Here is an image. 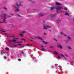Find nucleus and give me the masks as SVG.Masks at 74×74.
Here are the masks:
<instances>
[{
	"label": "nucleus",
	"instance_id": "ddd939ff",
	"mask_svg": "<svg viewBox=\"0 0 74 74\" xmlns=\"http://www.w3.org/2000/svg\"><path fill=\"white\" fill-rule=\"evenodd\" d=\"M67 39H68V40H69V39H70V40H71V38L69 36L67 37Z\"/></svg>",
	"mask_w": 74,
	"mask_h": 74
},
{
	"label": "nucleus",
	"instance_id": "f8f14e48",
	"mask_svg": "<svg viewBox=\"0 0 74 74\" xmlns=\"http://www.w3.org/2000/svg\"><path fill=\"white\" fill-rule=\"evenodd\" d=\"M59 35H63L64 34V33L62 32H60V33L59 34Z\"/></svg>",
	"mask_w": 74,
	"mask_h": 74
},
{
	"label": "nucleus",
	"instance_id": "09e8293b",
	"mask_svg": "<svg viewBox=\"0 0 74 74\" xmlns=\"http://www.w3.org/2000/svg\"><path fill=\"white\" fill-rule=\"evenodd\" d=\"M27 45H29V44H27Z\"/></svg>",
	"mask_w": 74,
	"mask_h": 74
},
{
	"label": "nucleus",
	"instance_id": "4c0bfd02",
	"mask_svg": "<svg viewBox=\"0 0 74 74\" xmlns=\"http://www.w3.org/2000/svg\"><path fill=\"white\" fill-rule=\"evenodd\" d=\"M8 41H9V42H12V40H8Z\"/></svg>",
	"mask_w": 74,
	"mask_h": 74
},
{
	"label": "nucleus",
	"instance_id": "bf43d9fd",
	"mask_svg": "<svg viewBox=\"0 0 74 74\" xmlns=\"http://www.w3.org/2000/svg\"><path fill=\"white\" fill-rule=\"evenodd\" d=\"M73 21H74V18H73Z\"/></svg>",
	"mask_w": 74,
	"mask_h": 74
},
{
	"label": "nucleus",
	"instance_id": "58836bf2",
	"mask_svg": "<svg viewBox=\"0 0 74 74\" xmlns=\"http://www.w3.org/2000/svg\"><path fill=\"white\" fill-rule=\"evenodd\" d=\"M17 15H18V16H20V15L18 14H17Z\"/></svg>",
	"mask_w": 74,
	"mask_h": 74
},
{
	"label": "nucleus",
	"instance_id": "c85d7f7f",
	"mask_svg": "<svg viewBox=\"0 0 74 74\" xmlns=\"http://www.w3.org/2000/svg\"><path fill=\"white\" fill-rule=\"evenodd\" d=\"M29 1H31L32 3H34V1H32L30 0H29Z\"/></svg>",
	"mask_w": 74,
	"mask_h": 74
},
{
	"label": "nucleus",
	"instance_id": "a211bd4d",
	"mask_svg": "<svg viewBox=\"0 0 74 74\" xmlns=\"http://www.w3.org/2000/svg\"><path fill=\"white\" fill-rule=\"evenodd\" d=\"M43 29H47V27H46L45 26H44L43 27Z\"/></svg>",
	"mask_w": 74,
	"mask_h": 74
},
{
	"label": "nucleus",
	"instance_id": "680f3d73",
	"mask_svg": "<svg viewBox=\"0 0 74 74\" xmlns=\"http://www.w3.org/2000/svg\"><path fill=\"white\" fill-rule=\"evenodd\" d=\"M21 40H23V39H21Z\"/></svg>",
	"mask_w": 74,
	"mask_h": 74
},
{
	"label": "nucleus",
	"instance_id": "e433bc0d",
	"mask_svg": "<svg viewBox=\"0 0 74 74\" xmlns=\"http://www.w3.org/2000/svg\"><path fill=\"white\" fill-rule=\"evenodd\" d=\"M18 61H21V59H18Z\"/></svg>",
	"mask_w": 74,
	"mask_h": 74
},
{
	"label": "nucleus",
	"instance_id": "473e14b6",
	"mask_svg": "<svg viewBox=\"0 0 74 74\" xmlns=\"http://www.w3.org/2000/svg\"><path fill=\"white\" fill-rule=\"evenodd\" d=\"M1 55H3V54H4V53L3 52H1Z\"/></svg>",
	"mask_w": 74,
	"mask_h": 74
},
{
	"label": "nucleus",
	"instance_id": "cd10ccee",
	"mask_svg": "<svg viewBox=\"0 0 74 74\" xmlns=\"http://www.w3.org/2000/svg\"><path fill=\"white\" fill-rule=\"evenodd\" d=\"M3 58H4L5 59H7V57H6V56H4Z\"/></svg>",
	"mask_w": 74,
	"mask_h": 74
},
{
	"label": "nucleus",
	"instance_id": "4d7b16f0",
	"mask_svg": "<svg viewBox=\"0 0 74 74\" xmlns=\"http://www.w3.org/2000/svg\"><path fill=\"white\" fill-rule=\"evenodd\" d=\"M17 46H18V45H19V44H18V45H17Z\"/></svg>",
	"mask_w": 74,
	"mask_h": 74
},
{
	"label": "nucleus",
	"instance_id": "f257e3e1",
	"mask_svg": "<svg viewBox=\"0 0 74 74\" xmlns=\"http://www.w3.org/2000/svg\"><path fill=\"white\" fill-rule=\"evenodd\" d=\"M51 10H53L54 9H56L57 10V12L58 13H61V12H64L61 11V10L63 9L62 7H59L58 6H53V7H51ZM61 11V12H59V10Z\"/></svg>",
	"mask_w": 74,
	"mask_h": 74
},
{
	"label": "nucleus",
	"instance_id": "20e7f679",
	"mask_svg": "<svg viewBox=\"0 0 74 74\" xmlns=\"http://www.w3.org/2000/svg\"><path fill=\"white\" fill-rule=\"evenodd\" d=\"M21 3H22V2H19V4H18V3H17L16 4V5H17V7H20L21 6H22V5H21Z\"/></svg>",
	"mask_w": 74,
	"mask_h": 74
},
{
	"label": "nucleus",
	"instance_id": "6ab92c4d",
	"mask_svg": "<svg viewBox=\"0 0 74 74\" xmlns=\"http://www.w3.org/2000/svg\"><path fill=\"white\" fill-rule=\"evenodd\" d=\"M5 49L7 51H9V48L8 47H6Z\"/></svg>",
	"mask_w": 74,
	"mask_h": 74
},
{
	"label": "nucleus",
	"instance_id": "7ed1b4c3",
	"mask_svg": "<svg viewBox=\"0 0 74 74\" xmlns=\"http://www.w3.org/2000/svg\"><path fill=\"white\" fill-rule=\"evenodd\" d=\"M21 34H19V35L21 36V37H23V34L24 33H27V32L24 31H21L20 32Z\"/></svg>",
	"mask_w": 74,
	"mask_h": 74
},
{
	"label": "nucleus",
	"instance_id": "412c9836",
	"mask_svg": "<svg viewBox=\"0 0 74 74\" xmlns=\"http://www.w3.org/2000/svg\"><path fill=\"white\" fill-rule=\"evenodd\" d=\"M12 42H16V40L15 39H13L12 40Z\"/></svg>",
	"mask_w": 74,
	"mask_h": 74
},
{
	"label": "nucleus",
	"instance_id": "a18cd8bd",
	"mask_svg": "<svg viewBox=\"0 0 74 74\" xmlns=\"http://www.w3.org/2000/svg\"><path fill=\"white\" fill-rule=\"evenodd\" d=\"M13 7H14L15 8H16V7L15 6H14V5H13Z\"/></svg>",
	"mask_w": 74,
	"mask_h": 74
},
{
	"label": "nucleus",
	"instance_id": "72a5a7b5",
	"mask_svg": "<svg viewBox=\"0 0 74 74\" xmlns=\"http://www.w3.org/2000/svg\"><path fill=\"white\" fill-rule=\"evenodd\" d=\"M3 9H4L5 10H7V8H4Z\"/></svg>",
	"mask_w": 74,
	"mask_h": 74
},
{
	"label": "nucleus",
	"instance_id": "a19ab883",
	"mask_svg": "<svg viewBox=\"0 0 74 74\" xmlns=\"http://www.w3.org/2000/svg\"><path fill=\"white\" fill-rule=\"evenodd\" d=\"M18 45H21V46L22 45V44H19Z\"/></svg>",
	"mask_w": 74,
	"mask_h": 74
},
{
	"label": "nucleus",
	"instance_id": "4be33fe9",
	"mask_svg": "<svg viewBox=\"0 0 74 74\" xmlns=\"http://www.w3.org/2000/svg\"><path fill=\"white\" fill-rule=\"evenodd\" d=\"M12 45H13V46H14V47H15L16 48L17 47V45H14L13 44H12Z\"/></svg>",
	"mask_w": 74,
	"mask_h": 74
},
{
	"label": "nucleus",
	"instance_id": "de8ad7c7",
	"mask_svg": "<svg viewBox=\"0 0 74 74\" xmlns=\"http://www.w3.org/2000/svg\"><path fill=\"white\" fill-rule=\"evenodd\" d=\"M41 47L42 48H43L44 46H41Z\"/></svg>",
	"mask_w": 74,
	"mask_h": 74
},
{
	"label": "nucleus",
	"instance_id": "393cba45",
	"mask_svg": "<svg viewBox=\"0 0 74 74\" xmlns=\"http://www.w3.org/2000/svg\"><path fill=\"white\" fill-rule=\"evenodd\" d=\"M23 40L25 42H26V40L24 38H23Z\"/></svg>",
	"mask_w": 74,
	"mask_h": 74
},
{
	"label": "nucleus",
	"instance_id": "9b49d317",
	"mask_svg": "<svg viewBox=\"0 0 74 74\" xmlns=\"http://www.w3.org/2000/svg\"><path fill=\"white\" fill-rule=\"evenodd\" d=\"M58 48H60L61 49H62V47L60 45H58Z\"/></svg>",
	"mask_w": 74,
	"mask_h": 74
},
{
	"label": "nucleus",
	"instance_id": "1a4fd4ad",
	"mask_svg": "<svg viewBox=\"0 0 74 74\" xmlns=\"http://www.w3.org/2000/svg\"><path fill=\"white\" fill-rule=\"evenodd\" d=\"M56 5H61L62 4H61L60 3H58V2H56Z\"/></svg>",
	"mask_w": 74,
	"mask_h": 74
},
{
	"label": "nucleus",
	"instance_id": "0eeeda50",
	"mask_svg": "<svg viewBox=\"0 0 74 74\" xmlns=\"http://www.w3.org/2000/svg\"><path fill=\"white\" fill-rule=\"evenodd\" d=\"M6 15H7V14H3L1 16L2 17H3V18H6L5 17V16H6Z\"/></svg>",
	"mask_w": 74,
	"mask_h": 74
},
{
	"label": "nucleus",
	"instance_id": "7c9ffc66",
	"mask_svg": "<svg viewBox=\"0 0 74 74\" xmlns=\"http://www.w3.org/2000/svg\"><path fill=\"white\" fill-rule=\"evenodd\" d=\"M47 27H49V28L51 27L50 26H49L48 25H47Z\"/></svg>",
	"mask_w": 74,
	"mask_h": 74
},
{
	"label": "nucleus",
	"instance_id": "603ef678",
	"mask_svg": "<svg viewBox=\"0 0 74 74\" xmlns=\"http://www.w3.org/2000/svg\"><path fill=\"white\" fill-rule=\"evenodd\" d=\"M0 23H2V22H1V21H0Z\"/></svg>",
	"mask_w": 74,
	"mask_h": 74
},
{
	"label": "nucleus",
	"instance_id": "5fc2aeb1",
	"mask_svg": "<svg viewBox=\"0 0 74 74\" xmlns=\"http://www.w3.org/2000/svg\"><path fill=\"white\" fill-rule=\"evenodd\" d=\"M32 45V44H31V45Z\"/></svg>",
	"mask_w": 74,
	"mask_h": 74
},
{
	"label": "nucleus",
	"instance_id": "6e6552de",
	"mask_svg": "<svg viewBox=\"0 0 74 74\" xmlns=\"http://www.w3.org/2000/svg\"><path fill=\"white\" fill-rule=\"evenodd\" d=\"M56 14H55L54 15H52L51 16V19H52V18H55V16H56Z\"/></svg>",
	"mask_w": 74,
	"mask_h": 74
},
{
	"label": "nucleus",
	"instance_id": "bb28decb",
	"mask_svg": "<svg viewBox=\"0 0 74 74\" xmlns=\"http://www.w3.org/2000/svg\"><path fill=\"white\" fill-rule=\"evenodd\" d=\"M57 22L58 23H59L60 22V21H59V20H58L57 21Z\"/></svg>",
	"mask_w": 74,
	"mask_h": 74
},
{
	"label": "nucleus",
	"instance_id": "aec40b11",
	"mask_svg": "<svg viewBox=\"0 0 74 74\" xmlns=\"http://www.w3.org/2000/svg\"><path fill=\"white\" fill-rule=\"evenodd\" d=\"M54 53L57 55H58V53L56 51L54 52Z\"/></svg>",
	"mask_w": 74,
	"mask_h": 74
},
{
	"label": "nucleus",
	"instance_id": "423d86ee",
	"mask_svg": "<svg viewBox=\"0 0 74 74\" xmlns=\"http://www.w3.org/2000/svg\"><path fill=\"white\" fill-rule=\"evenodd\" d=\"M20 11V9H19V8H16V9L15 10V11L16 12H18Z\"/></svg>",
	"mask_w": 74,
	"mask_h": 74
},
{
	"label": "nucleus",
	"instance_id": "6e6d98bb",
	"mask_svg": "<svg viewBox=\"0 0 74 74\" xmlns=\"http://www.w3.org/2000/svg\"><path fill=\"white\" fill-rule=\"evenodd\" d=\"M64 36H66V35L65 34L64 35Z\"/></svg>",
	"mask_w": 74,
	"mask_h": 74
},
{
	"label": "nucleus",
	"instance_id": "37998d69",
	"mask_svg": "<svg viewBox=\"0 0 74 74\" xmlns=\"http://www.w3.org/2000/svg\"><path fill=\"white\" fill-rule=\"evenodd\" d=\"M31 38H32V39H34V38L32 37H31Z\"/></svg>",
	"mask_w": 74,
	"mask_h": 74
},
{
	"label": "nucleus",
	"instance_id": "8fccbe9b",
	"mask_svg": "<svg viewBox=\"0 0 74 74\" xmlns=\"http://www.w3.org/2000/svg\"><path fill=\"white\" fill-rule=\"evenodd\" d=\"M44 34L45 35H46V34L45 33H44Z\"/></svg>",
	"mask_w": 74,
	"mask_h": 74
},
{
	"label": "nucleus",
	"instance_id": "5701e85b",
	"mask_svg": "<svg viewBox=\"0 0 74 74\" xmlns=\"http://www.w3.org/2000/svg\"><path fill=\"white\" fill-rule=\"evenodd\" d=\"M14 38V39H17V40H19V38Z\"/></svg>",
	"mask_w": 74,
	"mask_h": 74
},
{
	"label": "nucleus",
	"instance_id": "ea45409f",
	"mask_svg": "<svg viewBox=\"0 0 74 74\" xmlns=\"http://www.w3.org/2000/svg\"><path fill=\"white\" fill-rule=\"evenodd\" d=\"M10 14V15H14L13 14H12V13H11Z\"/></svg>",
	"mask_w": 74,
	"mask_h": 74
},
{
	"label": "nucleus",
	"instance_id": "2eb2a0df",
	"mask_svg": "<svg viewBox=\"0 0 74 74\" xmlns=\"http://www.w3.org/2000/svg\"><path fill=\"white\" fill-rule=\"evenodd\" d=\"M39 15H40V16H43L44 15L42 14V13H39Z\"/></svg>",
	"mask_w": 74,
	"mask_h": 74
},
{
	"label": "nucleus",
	"instance_id": "13d9d810",
	"mask_svg": "<svg viewBox=\"0 0 74 74\" xmlns=\"http://www.w3.org/2000/svg\"><path fill=\"white\" fill-rule=\"evenodd\" d=\"M29 16H31V15H29Z\"/></svg>",
	"mask_w": 74,
	"mask_h": 74
},
{
	"label": "nucleus",
	"instance_id": "f704fd0d",
	"mask_svg": "<svg viewBox=\"0 0 74 74\" xmlns=\"http://www.w3.org/2000/svg\"><path fill=\"white\" fill-rule=\"evenodd\" d=\"M67 10V8H64V10Z\"/></svg>",
	"mask_w": 74,
	"mask_h": 74
},
{
	"label": "nucleus",
	"instance_id": "dca6fc26",
	"mask_svg": "<svg viewBox=\"0 0 74 74\" xmlns=\"http://www.w3.org/2000/svg\"><path fill=\"white\" fill-rule=\"evenodd\" d=\"M38 39H40V40H42V39L40 37H38Z\"/></svg>",
	"mask_w": 74,
	"mask_h": 74
},
{
	"label": "nucleus",
	"instance_id": "c03bdc74",
	"mask_svg": "<svg viewBox=\"0 0 74 74\" xmlns=\"http://www.w3.org/2000/svg\"><path fill=\"white\" fill-rule=\"evenodd\" d=\"M42 49V50H45V49H43V48L42 49Z\"/></svg>",
	"mask_w": 74,
	"mask_h": 74
},
{
	"label": "nucleus",
	"instance_id": "a878e982",
	"mask_svg": "<svg viewBox=\"0 0 74 74\" xmlns=\"http://www.w3.org/2000/svg\"><path fill=\"white\" fill-rule=\"evenodd\" d=\"M53 46H51L49 47V48H53Z\"/></svg>",
	"mask_w": 74,
	"mask_h": 74
},
{
	"label": "nucleus",
	"instance_id": "c9c22d12",
	"mask_svg": "<svg viewBox=\"0 0 74 74\" xmlns=\"http://www.w3.org/2000/svg\"><path fill=\"white\" fill-rule=\"evenodd\" d=\"M1 32H3L4 33H5V31H4L3 30H1Z\"/></svg>",
	"mask_w": 74,
	"mask_h": 74
},
{
	"label": "nucleus",
	"instance_id": "f3484780",
	"mask_svg": "<svg viewBox=\"0 0 74 74\" xmlns=\"http://www.w3.org/2000/svg\"><path fill=\"white\" fill-rule=\"evenodd\" d=\"M43 42H44L45 44H48V43L46 42H45L44 40L42 41Z\"/></svg>",
	"mask_w": 74,
	"mask_h": 74
},
{
	"label": "nucleus",
	"instance_id": "e2e57ef3",
	"mask_svg": "<svg viewBox=\"0 0 74 74\" xmlns=\"http://www.w3.org/2000/svg\"><path fill=\"white\" fill-rule=\"evenodd\" d=\"M31 41H33V40H31Z\"/></svg>",
	"mask_w": 74,
	"mask_h": 74
},
{
	"label": "nucleus",
	"instance_id": "c756f323",
	"mask_svg": "<svg viewBox=\"0 0 74 74\" xmlns=\"http://www.w3.org/2000/svg\"><path fill=\"white\" fill-rule=\"evenodd\" d=\"M10 25L11 26H13V27L14 26V25L12 24H10Z\"/></svg>",
	"mask_w": 74,
	"mask_h": 74
},
{
	"label": "nucleus",
	"instance_id": "f03ea898",
	"mask_svg": "<svg viewBox=\"0 0 74 74\" xmlns=\"http://www.w3.org/2000/svg\"><path fill=\"white\" fill-rule=\"evenodd\" d=\"M61 56L62 57H63V58H64L65 59H67V57L68 56H69L67 54H65L64 55H63V54H61Z\"/></svg>",
	"mask_w": 74,
	"mask_h": 74
},
{
	"label": "nucleus",
	"instance_id": "49530a36",
	"mask_svg": "<svg viewBox=\"0 0 74 74\" xmlns=\"http://www.w3.org/2000/svg\"><path fill=\"white\" fill-rule=\"evenodd\" d=\"M58 58H60V56H58Z\"/></svg>",
	"mask_w": 74,
	"mask_h": 74
},
{
	"label": "nucleus",
	"instance_id": "052dcab7",
	"mask_svg": "<svg viewBox=\"0 0 74 74\" xmlns=\"http://www.w3.org/2000/svg\"><path fill=\"white\" fill-rule=\"evenodd\" d=\"M11 37H14L13 36H11Z\"/></svg>",
	"mask_w": 74,
	"mask_h": 74
},
{
	"label": "nucleus",
	"instance_id": "4468645a",
	"mask_svg": "<svg viewBox=\"0 0 74 74\" xmlns=\"http://www.w3.org/2000/svg\"><path fill=\"white\" fill-rule=\"evenodd\" d=\"M67 47L69 49H71V48L70 46H68Z\"/></svg>",
	"mask_w": 74,
	"mask_h": 74
},
{
	"label": "nucleus",
	"instance_id": "864d4df0",
	"mask_svg": "<svg viewBox=\"0 0 74 74\" xmlns=\"http://www.w3.org/2000/svg\"><path fill=\"white\" fill-rule=\"evenodd\" d=\"M11 16H9V17H8V18H10V17Z\"/></svg>",
	"mask_w": 74,
	"mask_h": 74
},
{
	"label": "nucleus",
	"instance_id": "2f4dec72",
	"mask_svg": "<svg viewBox=\"0 0 74 74\" xmlns=\"http://www.w3.org/2000/svg\"><path fill=\"white\" fill-rule=\"evenodd\" d=\"M22 42H16V43H21Z\"/></svg>",
	"mask_w": 74,
	"mask_h": 74
},
{
	"label": "nucleus",
	"instance_id": "9d476101",
	"mask_svg": "<svg viewBox=\"0 0 74 74\" xmlns=\"http://www.w3.org/2000/svg\"><path fill=\"white\" fill-rule=\"evenodd\" d=\"M65 15H68L69 16V13H68L67 12H66V13L65 14Z\"/></svg>",
	"mask_w": 74,
	"mask_h": 74
},
{
	"label": "nucleus",
	"instance_id": "79ce46f5",
	"mask_svg": "<svg viewBox=\"0 0 74 74\" xmlns=\"http://www.w3.org/2000/svg\"><path fill=\"white\" fill-rule=\"evenodd\" d=\"M21 53H22V54H24V53L22 51Z\"/></svg>",
	"mask_w": 74,
	"mask_h": 74
},
{
	"label": "nucleus",
	"instance_id": "b1692460",
	"mask_svg": "<svg viewBox=\"0 0 74 74\" xmlns=\"http://www.w3.org/2000/svg\"><path fill=\"white\" fill-rule=\"evenodd\" d=\"M53 40H55V41H57V40L56 38H54Z\"/></svg>",
	"mask_w": 74,
	"mask_h": 74
},
{
	"label": "nucleus",
	"instance_id": "39448f33",
	"mask_svg": "<svg viewBox=\"0 0 74 74\" xmlns=\"http://www.w3.org/2000/svg\"><path fill=\"white\" fill-rule=\"evenodd\" d=\"M5 19H6V17L4 18V19L3 20V22H2V23H7V21H5Z\"/></svg>",
	"mask_w": 74,
	"mask_h": 74
},
{
	"label": "nucleus",
	"instance_id": "3c124183",
	"mask_svg": "<svg viewBox=\"0 0 74 74\" xmlns=\"http://www.w3.org/2000/svg\"><path fill=\"white\" fill-rule=\"evenodd\" d=\"M49 32H51V30H49Z\"/></svg>",
	"mask_w": 74,
	"mask_h": 74
}]
</instances>
